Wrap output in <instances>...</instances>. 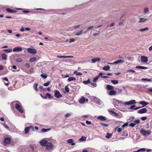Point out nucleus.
<instances>
[{"mask_svg":"<svg viewBox=\"0 0 152 152\" xmlns=\"http://www.w3.org/2000/svg\"><path fill=\"white\" fill-rule=\"evenodd\" d=\"M18 102L15 101L12 102L11 103V105L14 106L15 105L16 108L21 113H23V110L22 108L17 103Z\"/></svg>","mask_w":152,"mask_h":152,"instance_id":"2","label":"nucleus"},{"mask_svg":"<svg viewBox=\"0 0 152 152\" xmlns=\"http://www.w3.org/2000/svg\"><path fill=\"white\" fill-rule=\"evenodd\" d=\"M95 31H97L98 32L97 33H94L93 34V36L94 37H95L98 35H99L100 34V32L99 31H97L96 30H95Z\"/></svg>","mask_w":152,"mask_h":152,"instance_id":"47","label":"nucleus"},{"mask_svg":"<svg viewBox=\"0 0 152 152\" xmlns=\"http://www.w3.org/2000/svg\"><path fill=\"white\" fill-rule=\"evenodd\" d=\"M91 83V85L93 86L94 87H96V86L97 85L96 83Z\"/></svg>","mask_w":152,"mask_h":152,"instance_id":"55","label":"nucleus"},{"mask_svg":"<svg viewBox=\"0 0 152 152\" xmlns=\"http://www.w3.org/2000/svg\"><path fill=\"white\" fill-rule=\"evenodd\" d=\"M71 115V114L70 113H67L66 114H65V117L66 118H68Z\"/></svg>","mask_w":152,"mask_h":152,"instance_id":"51","label":"nucleus"},{"mask_svg":"<svg viewBox=\"0 0 152 152\" xmlns=\"http://www.w3.org/2000/svg\"><path fill=\"white\" fill-rule=\"evenodd\" d=\"M40 76L43 78L45 79L47 77V75L44 73H43L40 75Z\"/></svg>","mask_w":152,"mask_h":152,"instance_id":"38","label":"nucleus"},{"mask_svg":"<svg viewBox=\"0 0 152 152\" xmlns=\"http://www.w3.org/2000/svg\"><path fill=\"white\" fill-rule=\"evenodd\" d=\"M147 118V117L146 116L142 117L141 118V119L142 121H144L146 120Z\"/></svg>","mask_w":152,"mask_h":152,"instance_id":"60","label":"nucleus"},{"mask_svg":"<svg viewBox=\"0 0 152 152\" xmlns=\"http://www.w3.org/2000/svg\"><path fill=\"white\" fill-rule=\"evenodd\" d=\"M6 11L7 12L10 13H14L15 12V11H13L11 9L9 8L6 9Z\"/></svg>","mask_w":152,"mask_h":152,"instance_id":"33","label":"nucleus"},{"mask_svg":"<svg viewBox=\"0 0 152 152\" xmlns=\"http://www.w3.org/2000/svg\"><path fill=\"white\" fill-rule=\"evenodd\" d=\"M112 100V102L113 104L114 107L116 108H117V106H118L122 107L124 104V103L122 101L118 100L115 98L113 99Z\"/></svg>","mask_w":152,"mask_h":152,"instance_id":"1","label":"nucleus"},{"mask_svg":"<svg viewBox=\"0 0 152 152\" xmlns=\"http://www.w3.org/2000/svg\"><path fill=\"white\" fill-rule=\"evenodd\" d=\"M90 83L91 81L89 79H88L86 81H83V83L85 84H87Z\"/></svg>","mask_w":152,"mask_h":152,"instance_id":"39","label":"nucleus"},{"mask_svg":"<svg viewBox=\"0 0 152 152\" xmlns=\"http://www.w3.org/2000/svg\"><path fill=\"white\" fill-rule=\"evenodd\" d=\"M50 83V82L48 81L47 83H44L43 84V85L45 86H47L49 85Z\"/></svg>","mask_w":152,"mask_h":152,"instance_id":"48","label":"nucleus"},{"mask_svg":"<svg viewBox=\"0 0 152 152\" xmlns=\"http://www.w3.org/2000/svg\"><path fill=\"white\" fill-rule=\"evenodd\" d=\"M140 122V120L139 119H137L136 120H135L134 122V123H135V124H138Z\"/></svg>","mask_w":152,"mask_h":152,"instance_id":"50","label":"nucleus"},{"mask_svg":"<svg viewBox=\"0 0 152 152\" xmlns=\"http://www.w3.org/2000/svg\"><path fill=\"white\" fill-rule=\"evenodd\" d=\"M37 83H34V90L37 91H38V89L37 88Z\"/></svg>","mask_w":152,"mask_h":152,"instance_id":"36","label":"nucleus"},{"mask_svg":"<svg viewBox=\"0 0 152 152\" xmlns=\"http://www.w3.org/2000/svg\"><path fill=\"white\" fill-rule=\"evenodd\" d=\"M48 143V142L47 140L45 138H43L42 139L41 141H40L39 142V143L40 144L43 146H45L47 143Z\"/></svg>","mask_w":152,"mask_h":152,"instance_id":"5","label":"nucleus"},{"mask_svg":"<svg viewBox=\"0 0 152 152\" xmlns=\"http://www.w3.org/2000/svg\"><path fill=\"white\" fill-rule=\"evenodd\" d=\"M86 124H87L89 125L91 124V122L90 121H86Z\"/></svg>","mask_w":152,"mask_h":152,"instance_id":"61","label":"nucleus"},{"mask_svg":"<svg viewBox=\"0 0 152 152\" xmlns=\"http://www.w3.org/2000/svg\"><path fill=\"white\" fill-rule=\"evenodd\" d=\"M140 104L143 105V106H145L148 104V103L147 102L145 101H140L138 102Z\"/></svg>","mask_w":152,"mask_h":152,"instance_id":"21","label":"nucleus"},{"mask_svg":"<svg viewBox=\"0 0 152 152\" xmlns=\"http://www.w3.org/2000/svg\"><path fill=\"white\" fill-rule=\"evenodd\" d=\"M110 69V67L109 66H105L103 68V69L105 71H108Z\"/></svg>","mask_w":152,"mask_h":152,"instance_id":"31","label":"nucleus"},{"mask_svg":"<svg viewBox=\"0 0 152 152\" xmlns=\"http://www.w3.org/2000/svg\"><path fill=\"white\" fill-rule=\"evenodd\" d=\"M135 125V123H132L129 124V126L131 127H134Z\"/></svg>","mask_w":152,"mask_h":152,"instance_id":"52","label":"nucleus"},{"mask_svg":"<svg viewBox=\"0 0 152 152\" xmlns=\"http://www.w3.org/2000/svg\"><path fill=\"white\" fill-rule=\"evenodd\" d=\"M106 88L110 91L114 89V87L110 85H107L106 86Z\"/></svg>","mask_w":152,"mask_h":152,"instance_id":"22","label":"nucleus"},{"mask_svg":"<svg viewBox=\"0 0 152 152\" xmlns=\"http://www.w3.org/2000/svg\"><path fill=\"white\" fill-rule=\"evenodd\" d=\"M27 51L28 53L32 54H35L37 53V50L34 48H28L27 49Z\"/></svg>","mask_w":152,"mask_h":152,"instance_id":"6","label":"nucleus"},{"mask_svg":"<svg viewBox=\"0 0 152 152\" xmlns=\"http://www.w3.org/2000/svg\"><path fill=\"white\" fill-rule=\"evenodd\" d=\"M80 26V25H75L74 26V28L75 29H77Z\"/></svg>","mask_w":152,"mask_h":152,"instance_id":"54","label":"nucleus"},{"mask_svg":"<svg viewBox=\"0 0 152 152\" xmlns=\"http://www.w3.org/2000/svg\"><path fill=\"white\" fill-rule=\"evenodd\" d=\"M3 126H4V127L7 129H8L9 128L8 126L6 124H3Z\"/></svg>","mask_w":152,"mask_h":152,"instance_id":"59","label":"nucleus"},{"mask_svg":"<svg viewBox=\"0 0 152 152\" xmlns=\"http://www.w3.org/2000/svg\"><path fill=\"white\" fill-rule=\"evenodd\" d=\"M147 110L146 108H144L139 110L137 113H143L146 112Z\"/></svg>","mask_w":152,"mask_h":152,"instance_id":"15","label":"nucleus"},{"mask_svg":"<svg viewBox=\"0 0 152 152\" xmlns=\"http://www.w3.org/2000/svg\"><path fill=\"white\" fill-rule=\"evenodd\" d=\"M148 28L146 27L144 28L139 29V31H140L141 32H143V31H147V30H148Z\"/></svg>","mask_w":152,"mask_h":152,"instance_id":"40","label":"nucleus"},{"mask_svg":"<svg viewBox=\"0 0 152 152\" xmlns=\"http://www.w3.org/2000/svg\"><path fill=\"white\" fill-rule=\"evenodd\" d=\"M16 61L17 62H21L22 61V60L21 58H18L16 59Z\"/></svg>","mask_w":152,"mask_h":152,"instance_id":"46","label":"nucleus"},{"mask_svg":"<svg viewBox=\"0 0 152 152\" xmlns=\"http://www.w3.org/2000/svg\"><path fill=\"white\" fill-rule=\"evenodd\" d=\"M111 82L114 84H116L118 83V81L116 80H111Z\"/></svg>","mask_w":152,"mask_h":152,"instance_id":"34","label":"nucleus"},{"mask_svg":"<svg viewBox=\"0 0 152 152\" xmlns=\"http://www.w3.org/2000/svg\"><path fill=\"white\" fill-rule=\"evenodd\" d=\"M117 131L118 132H120L121 131L122 129L121 128H119L117 129Z\"/></svg>","mask_w":152,"mask_h":152,"instance_id":"63","label":"nucleus"},{"mask_svg":"<svg viewBox=\"0 0 152 152\" xmlns=\"http://www.w3.org/2000/svg\"><path fill=\"white\" fill-rule=\"evenodd\" d=\"M36 60V58L33 57V58H30L29 59V60L30 62H33L34 61H35Z\"/></svg>","mask_w":152,"mask_h":152,"instance_id":"37","label":"nucleus"},{"mask_svg":"<svg viewBox=\"0 0 152 152\" xmlns=\"http://www.w3.org/2000/svg\"><path fill=\"white\" fill-rule=\"evenodd\" d=\"M100 124L102 126L105 127H107L109 126V125L108 124H104V123H100Z\"/></svg>","mask_w":152,"mask_h":152,"instance_id":"45","label":"nucleus"},{"mask_svg":"<svg viewBox=\"0 0 152 152\" xmlns=\"http://www.w3.org/2000/svg\"><path fill=\"white\" fill-rule=\"evenodd\" d=\"M85 102V98L83 97H81L79 100V102L81 104H83Z\"/></svg>","mask_w":152,"mask_h":152,"instance_id":"23","label":"nucleus"},{"mask_svg":"<svg viewBox=\"0 0 152 152\" xmlns=\"http://www.w3.org/2000/svg\"><path fill=\"white\" fill-rule=\"evenodd\" d=\"M124 62V61H123V60H119L114 61V62H113V64H118V63Z\"/></svg>","mask_w":152,"mask_h":152,"instance_id":"24","label":"nucleus"},{"mask_svg":"<svg viewBox=\"0 0 152 152\" xmlns=\"http://www.w3.org/2000/svg\"><path fill=\"white\" fill-rule=\"evenodd\" d=\"M141 80L142 81H145L150 82L152 80L151 79L148 78H142L141 79Z\"/></svg>","mask_w":152,"mask_h":152,"instance_id":"41","label":"nucleus"},{"mask_svg":"<svg viewBox=\"0 0 152 152\" xmlns=\"http://www.w3.org/2000/svg\"><path fill=\"white\" fill-rule=\"evenodd\" d=\"M87 137L84 136H81L80 138L79 139V140L80 142H82L85 141L86 140Z\"/></svg>","mask_w":152,"mask_h":152,"instance_id":"26","label":"nucleus"},{"mask_svg":"<svg viewBox=\"0 0 152 152\" xmlns=\"http://www.w3.org/2000/svg\"><path fill=\"white\" fill-rule=\"evenodd\" d=\"M65 91H66V92H69V88H68V86H65Z\"/></svg>","mask_w":152,"mask_h":152,"instance_id":"49","label":"nucleus"},{"mask_svg":"<svg viewBox=\"0 0 152 152\" xmlns=\"http://www.w3.org/2000/svg\"><path fill=\"white\" fill-rule=\"evenodd\" d=\"M1 57L4 60H6L7 59V56L5 53H3L1 54Z\"/></svg>","mask_w":152,"mask_h":152,"instance_id":"28","label":"nucleus"},{"mask_svg":"<svg viewBox=\"0 0 152 152\" xmlns=\"http://www.w3.org/2000/svg\"><path fill=\"white\" fill-rule=\"evenodd\" d=\"M149 11V9L148 8L146 7H145L144 9V13H146Z\"/></svg>","mask_w":152,"mask_h":152,"instance_id":"42","label":"nucleus"},{"mask_svg":"<svg viewBox=\"0 0 152 152\" xmlns=\"http://www.w3.org/2000/svg\"><path fill=\"white\" fill-rule=\"evenodd\" d=\"M74 140L72 139H69L67 140V142L68 143H71L72 145H74L75 143L73 142Z\"/></svg>","mask_w":152,"mask_h":152,"instance_id":"17","label":"nucleus"},{"mask_svg":"<svg viewBox=\"0 0 152 152\" xmlns=\"http://www.w3.org/2000/svg\"><path fill=\"white\" fill-rule=\"evenodd\" d=\"M135 107V105H133L130 107L129 109L131 110H133L134 109V108Z\"/></svg>","mask_w":152,"mask_h":152,"instance_id":"62","label":"nucleus"},{"mask_svg":"<svg viewBox=\"0 0 152 152\" xmlns=\"http://www.w3.org/2000/svg\"><path fill=\"white\" fill-rule=\"evenodd\" d=\"M128 125V123H127V122L126 123L124 124H123L122 126V127L124 128L125 127H126Z\"/></svg>","mask_w":152,"mask_h":152,"instance_id":"56","label":"nucleus"},{"mask_svg":"<svg viewBox=\"0 0 152 152\" xmlns=\"http://www.w3.org/2000/svg\"><path fill=\"white\" fill-rule=\"evenodd\" d=\"M30 128H31L32 130H33L34 129V127L31 126L27 127L25 128V134H27L29 132L30 129Z\"/></svg>","mask_w":152,"mask_h":152,"instance_id":"13","label":"nucleus"},{"mask_svg":"<svg viewBox=\"0 0 152 152\" xmlns=\"http://www.w3.org/2000/svg\"><path fill=\"white\" fill-rule=\"evenodd\" d=\"M83 32V30H77L75 34L76 36H79L82 34Z\"/></svg>","mask_w":152,"mask_h":152,"instance_id":"14","label":"nucleus"},{"mask_svg":"<svg viewBox=\"0 0 152 152\" xmlns=\"http://www.w3.org/2000/svg\"><path fill=\"white\" fill-rule=\"evenodd\" d=\"M25 66H26L27 68H29L30 67V65L28 63H26L25 64Z\"/></svg>","mask_w":152,"mask_h":152,"instance_id":"64","label":"nucleus"},{"mask_svg":"<svg viewBox=\"0 0 152 152\" xmlns=\"http://www.w3.org/2000/svg\"><path fill=\"white\" fill-rule=\"evenodd\" d=\"M76 78L74 77H70L68 78V80L69 81H72L74 80H76Z\"/></svg>","mask_w":152,"mask_h":152,"instance_id":"29","label":"nucleus"},{"mask_svg":"<svg viewBox=\"0 0 152 152\" xmlns=\"http://www.w3.org/2000/svg\"><path fill=\"white\" fill-rule=\"evenodd\" d=\"M135 67H136V68L137 69H147V67H145L144 66H136Z\"/></svg>","mask_w":152,"mask_h":152,"instance_id":"27","label":"nucleus"},{"mask_svg":"<svg viewBox=\"0 0 152 152\" xmlns=\"http://www.w3.org/2000/svg\"><path fill=\"white\" fill-rule=\"evenodd\" d=\"M50 129H41V131L43 132H47L48 131H49L50 130Z\"/></svg>","mask_w":152,"mask_h":152,"instance_id":"35","label":"nucleus"},{"mask_svg":"<svg viewBox=\"0 0 152 152\" xmlns=\"http://www.w3.org/2000/svg\"><path fill=\"white\" fill-rule=\"evenodd\" d=\"M11 139L9 137H6L4 140V143L5 145L9 144L11 142Z\"/></svg>","mask_w":152,"mask_h":152,"instance_id":"10","label":"nucleus"},{"mask_svg":"<svg viewBox=\"0 0 152 152\" xmlns=\"http://www.w3.org/2000/svg\"><path fill=\"white\" fill-rule=\"evenodd\" d=\"M112 135L111 134L107 133V135L106 136V137L108 139L110 138L111 137Z\"/></svg>","mask_w":152,"mask_h":152,"instance_id":"44","label":"nucleus"},{"mask_svg":"<svg viewBox=\"0 0 152 152\" xmlns=\"http://www.w3.org/2000/svg\"><path fill=\"white\" fill-rule=\"evenodd\" d=\"M94 99L98 105H100L102 107V106L103 104L102 102L98 98L94 97Z\"/></svg>","mask_w":152,"mask_h":152,"instance_id":"7","label":"nucleus"},{"mask_svg":"<svg viewBox=\"0 0 152 152\" xmlns=\"http://www.w3.org/2000/svg\"><path fill=\"white\" fill-rule=\"evenodd\" d=\"M108 94L109 95L111 96L115 95L116 94V91L114 90V89H113L111 91H110Z\"/></svg>","mask_w":152,"mask_h":152,"instance_id":"20","label":"nucleus"},{"mask_svg":"<svg viewBox=\"0 0 152 152\" xmlns=\"http://www.w3.org/2000/svg\"><path fill=\"white\" fill-rule=\"evenodd\" d=\"M74 73V74H75L77 76H80L83 75L82 73L81 72H78L77 71H75Z\"/></svg>","mask_w":152,"mask_h":152,"instance_id":"32","label":"nucleus"},{"mask_svg":"<svg viewBox=\"0 0 152 152\" xmlns=\"http://www.w3.org/2000/svg\"><path fill=\"white\" fill-rule=\"evenodd\" d=\"M141 133L144 136H147L149 135L151 133V132L148 131H145V130L142 129L140 131Z\"/></svg>","mask_w":152,"mask_h":152,"instance_id":"4","label":"nucleus"},{"mask_svg":"<svg viewBox=\"0 0 152 152\" xmlns=\"http://www.w3.org/2000/svg\"><path fill=\"white\" fill-rule=\"evenodd\" d=\"M46 94L47 95V96L48 97L49 99L52 98V96L50 94L48 93H47Z\"/></svg>","mask_w":152,"mask_h":152,"instance_id":"57","label":"nucleus"},{"mask_svg":"<svg viewBox=\"0 0 152 152\" xmlns=\"http://www.w3.org/2000/svg\"><path fill=\"white\" fill-rule=\"evenodd\" d=\"M97 119L100 120L102 121H104L106 120V118L105 117L102 115H100L97 118Z\"/></svg>","mask_w":152,"mask_h":152,"instance_id":"18","label":"nucleus"},{"mask_svg":"<svg viewBox=\"0 0 152 152\" xmlns=\"http://www.w3.org/2000/svg\"><path fill=\"white\" fill-rule=\"evenodd\" d=\"M54 92V96L56 98H59L62 97L61 95L60 94L59 92L58 91L55 90Z\"/></svg>","mask_w":152,"mask_h":152,"instance_id":"9","label":"nucleus"},{"mask_svg":"<svg viewBox=\"0 0 152 152\" xmlns=\"http://www.w3.org/2000/svg\"><path fill=\"white\" fill-rule=\"evenodd\" d=\"M99 78V76H97L95 78H94L93 79V81L94 82H95L96 81V80L98 79Z\"/></svg>","mask_w":152,"mask_h":152,"instance_id":"53","label":"nucleus"},{"mask_svg":"<svg viewBox=\"0 0 152 152\" xmlns=\"http://www.w3.org/2000/svg\"><path fill=\"white\" fill-rule=\"evenodd\" d=\"M101 60L100 58H93L91 59V61L93 63H95L97 61H99Z\"/></svg>","mask_w":152,"mask_h":152,"instance_id":"19","label":"nucleus"},{"mask_svg":"<svg viewBox=\"0 0 152 152\" xmlns=\"http://www.w3.org/2000/svg\"><path fill=\"white\" fill-rule=\"evenodd\" d=\"M141 60L143 63H146L148 61V58L145 56H142L141 57Z\"/></svg>","mask_w":152,"mask_h":152,"instance_id":"11","label":"nucleus"},{"mask_svg":"<svg viewBox=\"0 0 152 152\" xmlns=\"http://www.w3.org/2000/svg\"><path fill=\"white\" fill-rule=\"evenodd\" d=\"M145 150H146V149L145 148H141L138 149L137 151H133V152H140L141 151H145Z\"/></svg>","mask_w":152,"mask_h":152,"instance_id":"30","label":"nucleus"},{"mask_svg":"<svg viewBox=\"0 0 152 152\" xmlns=\"http://www.w3.org/2000/svg\"><path fill=\"white\" fill-rule=\"evenodd\" d=\"M127 72H132L133 73H135V71L133 70L132 69H129L127 71Z\"/></svg>","mask_w":152,"mask_h":152,"instance_id":"58","label":"nucleus"},{"mask_svg":"<svg viewBox=\"0 0 152 152\" xmlns=\"http://www.w3.org/2000/svg\"><path fill=\"white\" fill-rule=\"evenodd\" d=\"M22 50V48L20 46L14 48L13 49V51L14 52H20Z\"/></svg>","mask_w":152,"mask_h":152,"instance_id":"12","label":"nucleus"},{"mask_svg":"<svg viewBox=\"0 0 152 152\" xmlns=\"http://www.w3.org/2000/svg\"><path fill=\"white\" fill-rule=\"evenodd\" d=\"M5 52L7 53H10L12 51V49H4L3 50Z\"/></svg>","mask_w":152,"mask_h":152,"instance_id":"43","label":"nucleus"},{"mask_svg":"<svg viewBox=\"0 0 152 152\" xmlns=\"http://www.w3.org/2000/svg\"><path fill=\"white\" fill-rule=\"evenodd\" d=\"M147 19L144 18H140V20L138 21L139 23H141L144 22L147 20Z\"/></svg>","mask_w":152,"mask_h":152,"instance_id":"25","label":"nucleus"},{"mask_svg":"<svg viewBox=\"0 0 152 152\" xmlns=\"http://www.w3.org/2000/svg\"><path fill=\"white\" fill-rule=\"evenodd\" d=\"M136 103L135 100H132L129 101L127 102H126L124 103V104L125 105H130L132 104H134Z\"/></svg>","mask_w":152,"mask_h":152,"instance_id":"8","label":"nucleus"},{"mask_svg":"<svg viewBox=\"0 0 152 152\" xmlns=\"http://www.w3.org/2000/svg\"><path fill=\"white\" fill-rule=\"evenodd\" d=\"M57 57L60 58H73L74 56H57Z\"/></svg>","mask_w":152,"mask_h":152,"instance_id":"16","label":"nucleus"},{"mask_svg":"<svg viewBox=\"0 0 152 152\" xmlns=\"http://www.w3.org/2000/svg\"><path fill=\"white\" fill-rule=\"evenodd\" d=\"M46 146V149L48 151H52L54 149L53 145L52 143L48 142Z\"/></svg>","mask_w":152,"mask_h":152,"instance_id":"3","label":"nucleus"}]
</instances>
